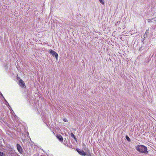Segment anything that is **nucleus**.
I'll use <instances>...</instances> for the list:
<instances>
[{
  "label": "nucleus",
  "mask_w": 156,
  "mask_h": 156,
  "mask_svg": "<svg viewBox=\"0 0 156 156\" xmlns=\"http://www.w3.org/2000/svg\"><path fill=\"white\" fill-rule=\"evenodd\" d=\"M23 142H25V140L23 141Z\"/></svg>",
  "instance_id": "a878e982"
},
{
  "label": "nucleus",
  "mask_w": 156,
  "mask_h": 156,
  "mask_svg": "<svg viewBox=\"0 0 156 156\" xmlns=\"http://www.w3.org/2000/svg\"><path fill=\"white\" fill-rule=\"evenodd\" d=\"M99 1L102 4L104 5V4L105 3L104 0H99Z\"/></svg>",
  "instance_id": "f8f14e48"
},
{
  "label": "nucleus",
  "mask_w": 156,
  "mask_h": 156,
  "mask_svg": "<svg viewBox=\"0 0 156 156\" xmlns=\"http://www.w3.org/2000/svg\"><path fill=\"white\" fill-rule=\"evenodd\" d=\"M126 140L129 142L130 141V139L129 137H126Z\"/></svg>",
  "instance_id": "dca6fc26"
},
{
  "label": "nucleus",
  "mask_w": 156,
  "mask_h": 156,
  "mask_svg": "<svg viewBox=\"0 0 156 156\" xmlns=\"http://www.w3.org/2000/svg\"><path fill=\"white\" fill-rule=\"evenodd\" d=\"M73 138H74V139L75 140H76V137H73Z\"/></svg>",
  "instance_id": "4be33fe9"
},
{
  "label": "nucleus",
  "mask_w": 156,
  "mask_h": 156,
  "mask_svg": "<svg viewBox=\"0 0 156 156\" xmlns=\"http://www.w3.org/2000/svg\"><path fill=\"white\" fill-rule=\"evenodd\" d=\"M63 121L64 122H68V120H67V119L65 118H63Z\"/></svg>",
  "instance_id": "4468645a"
},
{
  "label": "nucleus",
  "mask_w": 156,
  "mask_h": 156,
  "mask_svg": "<svg viewBox=\"0 0 156 156\" xmlns=\"http://www.w3.org/2000/svg\"><path fill=\"white\" fill-rule=\"evenodd\" d=\"M59 136L62 137V136L61 135H60V136Z\"/></svg>",
  "instance_id": "5701e85b"
},
{
  "label": "nucleus",
  "mask_w": 156,
  "mask_h": 156,
  "mask_svg": "<svg viewBox=\"0 0 156 156\" xmlns=\"http://www.w3.org/2000/svg\"><path fill=\"white\" fill-rule=\"evenodd\" d=\"M58 140H59L61 142L65 144H66L67 140L66 138H64L63 139V137H57Z\"/></svg>",
  "instance_id": "423d86ee"
},
{
  "label": "nucleus",
  "mask_w": 156,
  "mask_h": 156,
  "mask_svg": "<svg viewBox=\"0 0 156 156\" xmlns=\"http://www.w3.org/2000/svg\"><path fill=\"white\" fill-rule=\"evenodd\" d=\"M16 146L18 151L20 153H21L23 152V151L22 149L20 146L19 144H17L16 145Z\"/></svg>",
  "instance_id": "1a4fd4ad"
},
{
  "label": "nucleus",
  "mask_w": 156,
  "mask_h": 156,
  "mask_svg": "<svg viewBox=\"0 0 156 156\" xmlns=\"http://www.w3.org/2000/svg\"><path fill=\"white\" fill-rule=\"evenodd\" d=\"M136 150L140 153L145 154L147 152V149L146 147L143 145H138L136 146Z\"/></svg>",
  "instance_id": "f03ea898"
},
{
  "label": "nucleus",
  "mask_w": 156,
  "mask_h": 156,
  "mask_svg": "<svg viewBox=\"0 0 156 156\" xmlns=\"http://www.w3.org/2000/svg\"><path fill=\"white\" fill-rule=\"evenodd\" d=\"M125 136L127 137V136H128L127 135H126Z\"/></svg>",
  "instance_id": "b1692460"
},
{
  "label": "nucleus",
  "mask_w": 156,
  "mask_h": 156,
  "mask_svg": "<svg viewBox=\"0 0 156 156\" xmlns=\"http://www.w3.org/2000/svg\"><path fill=\"white\" fill-rule=\"evenodd\" d=\"M19 85L22 87H23L25 85L24 82L21 79H20L19 80Z\"/></svg>",
  "instance_id": "6e6552de"
},
{
  "label": "nucleus",
  "mask_w": 156,
  "mask_h": 156,
  "mask_svg": "<svg viewBox=\"0 0 156 156\" xmlns=\"http://www.w3.org/2000/svg\"><path fill=\"white\" fill-rule=\"evenodd\" d=\"M148 30H149L148 29L146 31V32L145 33V34L144 35V38H146L147 37V35L148 34Z\"/></svg>",
  "instance_id": "9d476101"
},
{
  "label": "nucleus",
  "mask_w": 156,
  "mask_h": 156,
  "mask_svg": "<svg viewBox=\"0 0 156 156\" xmlns=\"http://www.w3.org/2000/svg\"><path fill=\"white\" fill-rule=\"evenodd\" d=\"M28 101L30 103L33 104V97H32L31 94L30 92L28 93L27 97Z\"/></svg>",
  "instance_id": "20e7f679"
},
{
  "label": "nucleus",
  "mask_w": 156,
  "mask_h": 156,
  "mask_svg": "<svg viewBox=\"0 0 156 156\" xmlns=\"http://www.w3.org/2000/svg\"><path fill=\"white\" fill-rule=\"evenodd\" d=\"M9 110H10V112L12 114H15V113L13 112V111L12 108L11 109H9Z\"/></svg>",
  "instance_id": "9b49d317"
},
{
  "label": "nucleus",
  "mask_w": 156,
  "mask_h": 156,
  "mask_svg": "<svg viewBox=\"0 0 156 156\" xmlns=\"http://www.w3.org/2000/svg\"><path fill=\"white\" fill-rule=\"evenodd\" d=\"M49 53L50 54H51L53 56L55 57L56 59H57L58 55L56 52L53 50H50Z\"/></svg>",
  "instance_id": "39448f33"
},
{
  "label": "nucleus",
  "mask_w": 156,
  "mask_h": 156,
  "mask_svg": "<svg viewBox=\"0 0 156 156\" xmlns=\"http://www.w3.org/2000/svg\"><path fill=\"white\" fill-rule=\"evenodd\" d=\"M0 95H1V96L2 97V98L3 99H5V98L3 96V94H2V93H1L0 94Z\"/></svg>",
  "instance_id": "f3484780"
},
{
  "label": "nucleus",
  "mask_w": 156,
  "mask_h": 156,
  "mask_svg": "<svg viewBox=\"0 0 156 156\" xmlns=\"http://www.w3.org/2000/svg\"><path fill=\"white\" fill-rule=\"evenodd\" d=\"M33 108L34 109H35V110H37L38 112H39L38 110L41 109V107L39 106V102L38 101H36L33 104Z\"/></svg>",
  "instance_id": "7ed1b4c3"
},
{
  "label": "nucleus",
  "mask_w": 156,
  "mask_h": 156,
  "mask_svg": "<svg viewBox=\"0 0 156 156\" xmlns=\"http://www.w3.org/2000/svg\"><path fill=\"white\" fill-rule=\"evenodd\" d=\"M152 20L151 19H148V22L149 23H151L152 22Z\"/></svg>",
  "instance_id": "2eb2a0df"
},
{
  "label": "nucleus",
  "mask_w": 156,
  "mask_h": 156,
  "mask_svg": "<svg viewBox=\"0 0 156 156\" xmlns=\"http://www.w3.org/2000/svg\"><path fill=\"white\" fill-rule=\"evenodd\" d=\"M29 139H30V137H29Z\"/></svg>",
  "instance_id": "393cba45"
},
{
  "label": "nucleus",
  "mask_w": 156,
  "mask_h": 156,
  "mask_svg": "<svg viewBox=\"0 0 156 156\" xmlns=\"http://www.w3.org/2000/svg\"><path fill=\"white\" fill-rule=\"evenodd\" d=\"M5 154L2 152L0 151V156H4Z\"/></svg>",
  "instance_id": "ddd939ff"
},
{
  "label": "nucleus",
  "mask_w": 156,
  "mask_h": 156,
  "mask_svg": "<svg viewBox=\"0 0 156 156\" xmlns=\"http://www.w3.org/2000/svg\"><path fill=\"white\" fill-rule=\"evenodd\" d=\"M13 128L16 131L20 132V135L21 133L23 136H29V133L27 132L24 131L23 132L21 131L23 129V126L21 123L19 122L16 123L15 126H13Z\"/></svg>",
  "instance_id": "f257e3e1"
},
{
  "label": "nucleus",
  "mask_w": 156,
  "mask_h": 156,
  "mask_svg": "<svg viewBox=\"0 0 156 156\" xmlns=\"http://www.w3.org/2000/svg\"><path fill=\"white\" fill-rule=\"evenodd\" d=\"M71 136H75L74 134L73 133H71Z\"/></svg>",
  "instance_id": "aec40b11"
},
{
  "label": "nucleus",
  "mask_w": 156,
  "mask_h": 156,
  "mask_svg": "<svg viewBox=\"0 0 156 156\" xmlns=\"http://www.w3.org/2000/svg\"><path fill=\"white\" fill-rule=\"evenodd\" d=\"M76 151L79 154L82 155H85L86 154V153L84 152L83 150L77 149Z\"/></svg>",
  "instance_id": "0eeeda50"
},
{
  "label": "nucleus",
  "mask_w": 156,
  "mask_h": 156,
  "mask_svg": "<svg viewBox=\"0 0 156 156\" xmlns=\"http://www.w3.org/2000/svg\"><path fill=\"white\" fill-rule=\"evenodd\" d=\"M5 104V105H7V106L8 107H9V106H10V105H9V103H7V104Z\"/></svg>",
  "instance_id": "6ab92c4d"
},
{
  "label": "nucleus",
  "mask_w": 156,
  "mask_h": 156,
  "mask_svg": "<svg viewBox=\"0 0 156 156\" xmlns=\"http://www.w3.org/2000/svg\"><path fill=\"white\" fill-rule=\"evenodd\" d=\"M8 108L9 109L12 108L10 106H9V107H8Z\"/></svg>",
  "instance_id": "412c9836"
},
{
  "label": "nucleus",
  "mask_w": 156,
  "mask_h": 156,
  "mask_svg": "<svg viewBox=\"0 0 156 156\" xmlns=\"http://www.w3.org/2000/svg\"><path fill=\"white\" fill-rule=\"evenodd\" d=\"M5 100V104H7L8 103V102H7V101L6 100L5 98V99H4Z\"/></svg>",
  "instance_id": "a211bd4d"
}]
</instances>
